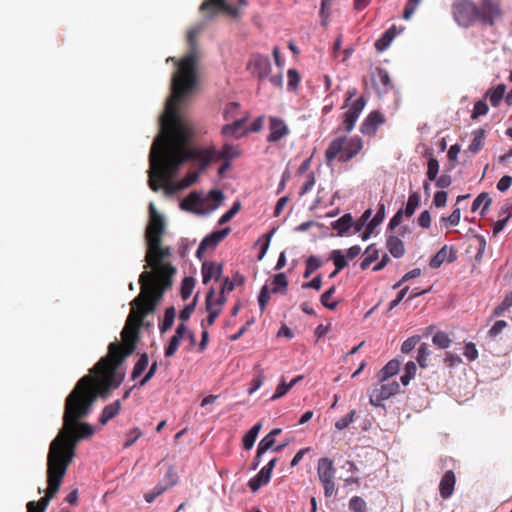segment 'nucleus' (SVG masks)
I'll return each instance as SVG.
<instances>
[{
	"label": "nucleus",
	"instance_id": "f257e3e1",
	"mask_svg": "<svg viewBox=\"0 0 512 512\" xmlns=\"http://www.w3.org/2000/svg\"><path fill=\"white\" fill-rule=\"evenodd\" d=\"M204 27L205 20H202L188 30V52L182 60L176 61L173 57L167 59V62L175 63L177 70L172 74L171 93L165 102L164 111L158 117L159 132L149 153L148 184L155 192L161 188V184L152 179L155 171L158 170L161 178L168 181L177 175L180 167L186 162L199 161L200 173L216 160L211 148L192 145L194 129L177 106L196 86V67L200 59L197 38Z\"/></svg>",
	"mask_w": 512,
	"mask_h": 512
},
{
	"label": "nucleus",
	"instance_id": "f03ea898",
	"mask_svg": "<svg viewBox=\"0 0 512 512\" xmlns=\"http://www.w3.org/2000/svg\"><path fill=\"white\" fill-rule=\"evenodd\" d=\"M92 378L82 377L67 396L63 414V427L56 438L51 442L47 455V466L52 462L57 471L68 466L75 457L77 439L75 434L77 420L85 418L92 411V406L98 398V393L93 387Z\"/></svg>",
	"mask_w": 512,
	"mask_h": 512
},
{
	"label": "nucleus",
	"instance_id": "7ed1b4c3",
	"mask_svg": "<svg viewBox=\"0 0 512 512\" xmlns=\"http://www.w3.org/2000/svg\"><path fill=\"white\" fill-rule=\"evenodd\" d=\"M121 334L126 346L125 352L120 355V345L117 342L110 343L108 347L109 354L106 357H103L91 371H107V389H115L121 385L124 379V373L118 372L117 368L127 356L134 352L136 348V342L138 339V331L136 328L130 327L126 324Z\"/></svg>",
	"mask_w": 512,
	"mask_h": 512
},
{
	"label": "nucleus",
	"instance_id": "20e7f679",
	"mask_svg": "<svg viewBox=\"0 0 512 512\" xmlns=\"http://www.w3.org/2000/svg\"><path fill=\"white\" fill-rule=\"evenodd\" d=\"M453 17L461 27L468 28L476 21L493 25L501 15L499 2H456L453 5Z\"/></svg>",
	"mask_w": 512,
	"mask_h": 512
},
{
	"label": "nucleus",
	"instance_id": "39448f33",
	"mask_svg": "<svg viewBox=\"0 0 512 512\" xmlns=\"http://www.w3.org/2000/svg\"><path fill=\"white\" fill-rule=\"evenodd\" d=\"M139 283L142 293L131 302V305L133 310L137 308L141 317H144L153 311L156 303L162 298L165 289L171 286V280L167 278L163 281V285H160L153 273L144 271L139 277Z\"/></svg>",
	"mask_w": 512,
	"mask_h": 512
},
{
	"label": "nucleus",
	"instance_id": "423d86ee",
	"mask_svg": "<svg viewBox=\"0 0 512 512\" xmlns=\"http://www.w3.org/2000/svg\"><path fill=\"white\" fill-rule=\"evenodd\" d=\"M224 193L219 189H212L208 194L194 191L184 198L180 204L181 209L200 215H208L215 211L224 201Z\"/></svg>",
	"mask_w": 512,
	"mask_h": 512
},
{
	"label": "nucleus",
	"instance_id": "0eeeda50",
	"mask_svg": "<svg viewBox=\"0 0 512 512\" xmlns=\"http://www.w3.org/2000/svg\"><path fill=\"white\" fill-rule=\"evenodd\" d=\"M363 148V140L359 136L351 137L347 140L346 136L335 138L329 144L325 151V157L330 164L339 155L340 162H348L354 158Z\"/></svg>",
	"mask_w": 512,
	"mask_h": 512
},
{
	"label": "nucleus",
	"instance_id": "6e6552de",
	"mask_svg": "<svg viewBox=\"0 0 512 512\" xmlns=\"http://www.w3.org/2000/svg\"><path fill=\"white\" fill-rule=\"evenodd\" d=\"M65 476V468L60 471L55 470L54 464L47 466V482L48 488L46 495L42 497L38 502L30 501L27 503V512H45L47 506L55 494L59 491L62 480Z\"/></svg>",
	"mask_w": 512,
	"mask_h": 512
},
{
	"label": "nucleus",
	"instance_id": "1a4fd4ad",
	"mask_svg": "<svg viewBox=\"0 0 512 512\" xmlns=\"http://www.w3.org/2000/svg\"><path fill=\"white\" fill-rule=\"evenodd\" d=\"M247 3L248 2H202L200 11L206 20L212 19L221 13L231 18H238L241 14V10L240 6L237 4L246 6Z\"/></svg>",
	"mask_w": 512,
	"mask_h": 512
},
{
	"label": "nucleus",
	"instance_id": "9d476101",
	"mask_svg": "<svg viewBox=\"0 0 512 512\" xmlns=\"http://www.w3.org/2000/svg\"><path fill=\"white\" fill-rule=\"evenodd\" d=\"M317 474L324 488L325 497H331L335 493V468L333 461L327 457L320 458L317 465Z\"/></svg>",
	"mask_w": 512,
	"mask_h": 512
},
{
	"label": "nucleus",
	"instance_id": "9b49d317",
	"mask_svg": "<svg viewBox=\"0 0 512 512\" xmlns=\"http://www.w3.org/2000/svg\"><path fill=\"white\" fill-rule=\"evenodd\" d=\"M400 385L397 381L388 383L380 382L374 385L372 393L369 396V403L375 407H384L382 401L388 400L392 396L398 394Z\"/></svg>",
	"mask_w": 512,
	"mask_h": 512
},
{
	"label": "nucleus",
	"instance_id": "f8f14e48",
	"mask_svg": "<svg viewBox=\"0 0 512 512\" xmlns=\"http://www.w3.org/2000/svg\"><path fill=\"white\" fill-rule=\"evenodd\" d=\"M149 213L150 220L146 228V241L149 242V240H155V243H157L158 241H161L164 233L165 221L163 216L157 212L153 203L149 204Z\"/></svg>",
	"mask_w": 512,
	"mask_h": 512
},
{
	"label": "nucleus",
	"instance_id": "ddd939ff",
	"mask_svg": "<svg viewBox=\"0 0 512 512\" xmlns=\"http://www.w3.org/2000/svg\"><path fill=\"white\" fill-rule=\"evenodd\" d=\"M198 177H199V172L198 171L191 172V173L187 174L179 182L178 185H175V183L172 181L173 178H171L168 181L162 179L160 174H159V172H158V170L155 171L152 174V179L156 180L159 184H160V182L164 183V185H165L164 186V192H165L166 195H172L178 189H184V188L190 187L192 184H194L197 181Z\"/></svg>",
	"mask_w": 512,
	"mask_h": 512
},
{
	"label": "nucleus",
	"instance_id": "4468645a",
	"mask_svg": "<svg viewBox=\"0 0 512 512\" xmlns=\"http://www.w3.org/2000/svg\"><path fill=\"white\" fill-rule=\"evenodd\" d=\"M366 106V99L364 96L357 98L343 115V129L349 133L353 130L360 114Z\"/></svg>",
	"mask_w": 512,
	"mask_h": 512
},
{
	"label": "nucleus",
	"instance_id": "2eb2a0df",
	"mask_svg": "<svg viewBox=\"0 0 512 512\" xmlns=\"http://www.w3.org/2000/svg\"><path fill=\"white\" fill-rule=\"evenodd\" d=\"M248 69L252 75L256 76L259 80H263L270 74L271 61L268 56L253 55L248 63Z\"/></svg>",
	"mask_w": 512,
	"mask_h": 512
},
{
	"label": "nucleus",
	"instance_id": "dca6fc26",
	"mask_svg": "<svg viewBox=\"0 0 512 512\" xmlns=\"http://www.w3.org/2000/svg\"><path fill=\"white\" fill-rule=\"evenodd\" d=\"M160 244L161 241L155 243V240H149V242H147V264L145 265L146 269L156 263H160L163 259L170 255V248H162Z\"/></svg>",
	"mask_w": 512,
	"mask_h": 512
},
{
	"label": "nucleus",
	"instance_id": "f3484780",
	"mask_svg": "<svg viewBox=\"0 0 512 512\" xmlns=\"http://www.w3.org/2000/svg\"><path fill=\"white\" fill-rule=\"evenodd\" d=\"M269 131L270 133L267 136V141L271 143L280 141L290 133L285 121L277 116L269 117Z\"/></svg>",
	"mask_w": 512,
	"mask_h": 512
},
{
	"label": "nucleus",
	"instance_id": "a211bd4d",
	"mask_svg": "<svg viewBox=\"0 0 512 512\" xmlns=\"http://www.w3.org/2000/svg\"><path fill=\"white\" fill-rule=\"evenodd\" d=\"M385 121L384 115L378 110L370 112L364 121L361 123L360 131L363 135H375L378 127Z\"/></svg>",
	"mask_w": 512,
	"mask_h": 512
},
{
	"label": "nucleus",
	"instance_id": "6ab92c4d",
	"mask_svg": "<svg viewBox=\"0 0 512 512\" xmlns=\"http://www.w3.org/2000/svg\"><path fill=\"white\" fill-rule=\"evenodd\" d=\"M371 81L378 94H386L392 89L388 72L383 68H376L372 73Z\"/></svg>",
	"mask_w": 512,
	"mask_h": 512
},
{
	"label": "nucleus",
	"instance_id": "aec40b11",
	"mask_svg": "<svg viewBox=\"0 0 512 512\" xmlns=\"http://www.w3.org/2000/svg\"><path fill=\"white\" fill-rule=\"evenodd\" d=\"M457 259L453 246L444 245L430 260L429 266L433 269L439 268L444 262L452 263Z\"/></svg>",
	"mask_w": 512,
	"mask_h": 512
},
{
	"label": "nucleus",
	"instance_id": "412c9836",
	"mask_svg": "<svg viewBox=\"0 0 512 512\" xmlns=\"http://www.w3.org/2000/svg\"><path fill=\"white\" fill-rule=\"evenodd\" d=\"M455 474L452 470L444 473L439 484V493L443 499L451 497L455 487Z\"/></svg>",
	"mask_w": 512,
	"mask_h": 512
},
{
	"label": "nucleus",
	"instance_id": "4be33fe9",
	"mask_svg": "<svg viewBox=\"0 0 512 512\" xmlns=\"http://www.w3.org/2000/svg\"><path fill=\"white\" fill-rule=\"evenodd\" d=\"M402 31L403 29L398 30L395 25H392L381 35L379 39L376 40L375 49L378 52L385 51L391 45L394 38Z\"/></svg>",
	"mask_w": 512,
	"mask_h": 512
},
{
	"label": "nucleus",
	"instance_id": "5701e85b",
	"mask_svg": "<svg viewBox=\"0 0 512 512\" xmlns=\"http://www.w3.org/2000/svg\"><path fill=\"white\" fill-rule=\"evenodd\" d=\"M214 295H215V288L211 287L208 290L206 299H205V306H206V311L208 312V317L204 321L206 322V324L208 326H212L215 323L216 318L221 313V308L214 307Z\"/></svg>",
	"mask_w": 512,
	"mask_h": 512
},
{
	"label": "nucleus",
	"instance_id": "b1692460",
	"mask_svg": "<svg viewBox=\"0 0 512 512\" xmlns=\"http://www.w3.org/2000/svg\"><path fill=\"white\" fill-rule=\"evenodd\" d=\"M354 225V219L350 213H345L339 219L331 223V228L337 231V236H344Z\"/></svg>",
	"mask_w": 512,
	"mask_h": 512
},
{
	"label": "nucleus",
	"instance_id": "393cba45",
	"mask_svg": "<svg viewBox=\"0 0 512 512\" xmlns=\"http://www.w3.org/2000/svg\"><path fill=\"white\" fill-rule=\"evenodd\" d=\"M270 479L271 472L262 467L258 474L248 481V486L252 492H257L262 486L267 485Z\"/></svg>",
	"mask_w": 512,
	"mask_h": 512
},
{
	"label": "nucleus",
	"instance_id": "a878e982",
	"mask_svg": "<svg viewBox=\"0 0 512 512\" xmlns=\"http://www.w3.org/2000/svg\"><path fill=\"white\" fill-rule=\"evenodd\" d=\"M400 362L397 359L390 360L377 374L379 382H385L396 375L400 370Z\"/></svg>",
	"mask_w": 512,
	"mask_h": 512
},
{
	"label": "nucleus",
	"instance_id": "bb28decb",
	"mask_svg": "<svg viewBox=\"0 0 512 512\" xmlns=\"http://www.w3.org/2000/svg\"><path fill=\"white\" fill-rule=\"evenodd\" d=\"M387 248L390 254L394 258H401L405 254V247L403 241L394 235H391L387 238L386 241Z\"/></svg>",
	"mask_w": 512,
	"mask_h": 512
},
{
	"label": "nucleus",
	"instance_id": "cd10ccee",
	"mask_svg": "<svg viewBox=\"0 0 512 512\" xmlns=\"http://www.w3.org/2000/svg\"><path fill=\"white\" fill-rule=\"evenodd\" d=\"M120 409H121L120 400H116L113 403L106 405L104 407V409L102 410V413L99 417L100 424H102V425L107 424L108 421H110L111 419H113L114 417H116L118 415Z\"/></svg>",
	"mask_w": 512,
	"mask_h": 512
},
{
	"label": "nucleus",
	"instance_id": "c85d7f7f",
	"mask_svg": "<svg viewBox=\"0 0 512 512\" xmlns=\"http://www.w3.org/2000/svg\"><path fill=\"white\" fill-rule=\"evenodd\" d=\"M262 428V424L256 423L253 425L243 436L242 442H243V448L245 450H250L258 437V434Z\"/></svg>",
	"mask_w": 512,
	"mask_h": 512
},
{
	"label": "nucleus",
	"instance_id": "c756f323",
	"mask_svg": "<svg viewBox=\"0 0 512 512\" xmlns=\"http://www.w3.org/2000/svg\"><path fill=\"white\" fill-rule=\"evenodd\" d=\"M485 130L480 128L473 131V139L468 146V151L472 154H477L484 146Z\"/></svg>",
	"mask_w": 512,
	"mask_h": 512
},
{
	"label": "nucleus",
	"instance_id": "7c9ffc66",
	"mask_svg": "<svg viewBox=\"0 0 512 512\" xmlns=\"http://www.w3.org/2000/svg\"><path fill=\"white\" fill-rule=\"evenodd\" d=\"M254 371H255V376L252 379L251 387L247 391L249 395L254 394L258 389H260V387L263 385V383L265 381L264 370L260 364L254 365Z\"/></svg>",
	"mask_w": 512,
	"mask_h": 512
},
{
	"label": "nucleus",
	"instance_id": "2f4dec72",
	"mask_svg": "<svg viewBox=\"0 0 512 512\" xmlns=\"http://www.w3.org/2000/svg\"><path fill=\"white\" fill-rule=\"evenodd\" d=\"M492 203V199L488 193L482 192L480 193L473 201L471 210L473 212L477 211L481 205H483L480 214L484 215L488 210L489 206Z\"/></svg>",
	"mask_w": 512,
	"mask_h": 512
},
{
	"label": "nucleus",
	"instance_id": "473e14b6",
	"mask_svg": "<svg viewBox=\"0 0 512 512\" xmlns=\"http://www.w3.org/2000/svg\"><path fill=\"white\" fill-rule=\"evenodd\" d=\"M506 86L504 84H498L495 88L489 89L486 96L493 107H497L504 97Z\"/></svg>",
	"mask_w": 512,
	"mask_h": 512
},
{
	"label": "nucleus",
	"instance_id": "72a5a7b5",
	"mask_svg": "<svg viewBox=\"0 0 512 512\" xmlns=\"http://www.w3.org/2000/svg\"><path fill=\"white\" fill-rule=\"evenodd\" d=\"M420 203V194L418 192L410 193L405 208L403 209L405 217L410 218L416 211Z\"/></svg>",
	"mask_w": 512,
	"mask_h": 512
},
{
	"label": "nucleus",
	"instance_id": "f704fd0d",
	"mask_svg": "<svg viewBox=\"0 0 512 512\" xmlns=\"http://www.w3.org/2000/svg\"><path fill=\"white\" fill-rule=\"evenodd\" d=\"M148 364H149L148 354L147 353H142L139 356V359L137 360V362L135 363V365L133 367V370H132V373H131V378L133 380H135L138 377H140L141 374L144 372V370L147 368Z\"/></svg>",
	"mask_w": 512,
	"mask_h": 512
},
{
	"label": "nucleus",
	"instance_id": "c9c22d12",
	"mask_svg": "<svg viewBox=\"0 0 512 512\" xmlns=\"http://www.w3.org/2000/svg\"><path fill=\"white\" fill-rule=\"evenodd\" d=\"M216 159H232L238 155L237 150L229 144H225L220 150L211 148Z\"/></svg>",
	"mask_w": 512,
	"mask_h": 512
},
{
	"label": "nucleus",
	"instance_id": "e433bc0d",
	"mask_svg": "<svg viewBox=\"0 0 512 512\" xmlns=\"http://www.w3.org/2000/svg\"><path fill=\"white\" fill-rule=\"evenodd\" d=\"M365 253L368 255L360 263L361 270H366L379 257V251L374 248L373 244L366 248Z\"/></svg>",
	"mask_w": 512,
	"mask_h": 512
},
{
	"label": "nucleus",
	"instance_id": "4c0bfd02",
	"mask_svg": "<svg viewBox=\"0 0 512 512\" xmlns=\"http://www.w3.org/2000/svg\"><path fill=\"white\" fill-rule=\"evenodd\" d=\"M216 270V263L212 261H204L201 267L202 282L207 284L212 278H214Z\"/></svg>",
	"mask_w": 512,
	"mask_h": 512
},
{
	"label": "nucleus",
	"instance_id": "58836bf2",
	"mask_svg": "<svg viewBox=\"0 0 512 512\" xmlns=\"http://www.w3.org/2000/svg\"><path fill=\"white\" fill-rule=\"evenodd\" d=\"M175 320V308L173 306L168 307L164 313V319L162 323L159 325V330L161 333L166 332L170 329Z\"/></svg>",
	"mask_w": 512,
	"mask_h": 512
},
{
	"label": "nucleus",
	"instance_id": "ea45409f",
	"mask_svg": "<svg viewBox=\"0 0 512 512\" xmlns=\"http://www.w3.org/2000/svg\"><path fill=\"white\" fill-rule=\"evenodd\" d=\"M432 342L438 348L446 349L451 345L452 340L446 332L438 331L433 335Z\"/></svg>",
	"mask_w": 512,
	"mask_h": 512
},
{
	"label": "nucleus",
	"instance_id": "a19ab883",
	"mask_svg": "<svg viewBox=\"0 0 512 512\" xmlns=\"http://www.w3.org/2000/svg\"><path fill=\"white\" fill-rule=\"evenodd\" d=\"M330 258L333 260L336 272H340L348 265V260L341 250H333L330 254Z\"/></svg>",
	"mask_w": 512,
	"mask_h": 512
},
{
	"label": "nucleus",
	"instance_id": "79ce46f5",
	"mask_svg": "<svg viewBox=\"0 0 512 512\" xmlns=\"http://www.w3.org/2000/svg\"><path fill=\"white\" fill-rule=\"evenodd\" d=\"M416 371H417L416 364L413 361L407 362L404 367V373L402 374V376L400 378L401 383L404 386H407L410 383V381L414 378Z\"/></svg>",
	"mask_w": 512,
	"mask_h": 512
},
{
	"label": "nucleus",
	"instance_id": "37998d69",
	"mask_svg": "<svg viewBox=\"0 0 512 512\" xmlns=\"http://www.w3.org/2000/svg\"><path fill=\"white\" fill-rule=\"evenodd\" d=\"M195 287V279L191 276L185 277L181 283V297L183 300H187Z\"/></svg>",
	"mask_w": 512,
	"mask_h": 512
},
{
	"label": "nucleus",
	"instance_id": "c03bdc74",
	"mask_svg": "<svg viewBox=\"0 0 512 512\" xmlns=\"http://www.w3.org/2000/svg\"><path fill=\"white\" fill-rule=\"evenodd\" d=\"M244 123V119H237L233 121L231 124H226L222 127V134L225 137H233L237 134V132L241 129Z\"/></svg>",
	"mask_w": 512,
	"mask_h": 512
},
{
	"label": "nucleus",
	"instance_id": "a18cd8bd",
	"mask_svg": "<svg viewBox=\"0 0 512 512\" xmlns=\"http://www.w3.org/2000/svg\"><path fill=\"white\" fill-rule=\"evenodd\" d=\"M241 209V202L239 200L234 201L231 208L225 212L218 220V225H224L229 222Z\"/></svg>",
	"mask_w": 512,
	"mask_h": 512
},
{
	"label": "nucleus",
	"instance_id": "49530a36",
	"mask_svg": "<svg viewBox=\"0 0 512 512\" xmlns=\"http://www.w3.org/2000/svg\"><path fill=\"white\" fill-rule=\"evenodd\" d=\"M336 291V287L335 286H332L330 289H328L327 291H325L321 297H320V302L321 304L325 307V308H328L330 310H334L336 309L337 305H338V302L337 301H330L331 297L333 296V294L335 293Z\"/></svg>",
	"mask_w": 512,
	"mask_h": 512
},
{
	"label": "nucleus",
	"instance_id": "de8ad7c7",
	"mask_svg": "<svg viewBox=\"0 0 512 512\" xmlns=\"http://www.w3.org/2000/svg\"><path fill=\"white\" fill-rule=\"evenodd\" d=\"M322 266L321 260L316 256H310L306 260V268L303 274L304 278H308L314 271Z\"/></svg>",
	"mask_w": 512,
	"mask_h": 512
},
{
	"label": "nucleus",
	"instance_id": "09e8293b",
	"mask_svg": "<svg viewBox=\"0 0 512 512\" xmlns=\"http://www.w3.org/2000/svg\"><path fill=\"white\" fill-rule=\"evenodd\" d=\"M273 289L272 293H279L285 290L288 286V280L284 273H278L273 276Z\"/></svg>",
	"mask_w": 512,
	"mask_h": 512
},
{
	"label": "nucleus",
	"instance_id": "8fccbe9b",
	"mask_svg": "<svg viewBox=\"0 0 512 512\" xmlns=\"http://www.w3.org/2000/svg\"><path fill=\"white\" fill-rule=\"evenodd\" d=\"M439 172V162L435 157H430L427 164L426 177L428 181L436 180Z\"/></svg>",
	"mask_w": 512,
	"mask_h": 512
},
{
	"label": "nucleus",
	"instance_id": "3c124183",
	"mask_svg": "<svg viewBox=\"0 0 512 512\" xmlns=\"http://www.w3.org/2000/svg\"><path fill=\"white\" fill-rule=\"evenodd\" d=\"M385 219V204L383 202H380L378 204L377 212L373 216V218H370V221L368 222V225L372 228L376 229Z\"/></svg>",
	"mask_w": 512,
	"mask_h": 512
},
{
	"label": "nucleus",
	"instance_id": "603ef678",
	"mask_svg": "<svg viewBox=\"0 0 512 512\" xmlns=\"http://www.w3.org/2000/svg\"><path fill=\"white\" fill-rule=\"evenodd\" d=\"M76 428H78V430H79L78 433H77V439L89 438L95 432L94 427L91 424L85 423V422L84 423H79L77 421Z\"/></svg>",
	"mask_w": 512,
	"mask_h": 512
},
{
	"label": "nucleus",
	"instance_id": "864d4df0",
	"mask_svg": "<svg viewBox=\"0 0 512 512\" xmlns=\"http://www.w3.org/2000/svg\"><path fill=\"white\" fill-rule=\"evenodd\" d=\"M372 209L369 208V209H366L363 214L361 215V217L359 218V220H357L356 222L354 221V229H355V233H358L360 232L364 227H367V224L368 222L370 221V218L372 216Z\"/></svg>",
	"mask_w": 512,
	"mask_h": 512
},
{
	"label": "nucleus",
	"instance_id": "5fc2aeb1",
	"mask_svg": "<svg viewBox=\"0 0 512 512\" xmlns=\"http://www.w3.org/2000/svg\"><path fill=\"white\" fill-rule=\"evenodd\" d=\"M197 301H198V294L195 295V297L193 298V301L189 304H187L179 313V319L182 321V322H185L187 320H189V318L191 317L192 313L194 312L195 310V307L197 305Z\"/></svg>",
	"mask_w": 512,
	"mask_h": 512
},
{
	"label": "nucleus",
	"instance_id": "6e6d98bb",
	"mask_svg": "<svg viewBox=\"0 0 512 512\" xmlns=\"http://www.w3.org/2000/svg\"><path fill=\"white\" fill-rule=\"evenodd\" d=\"M349 509L351 512H367L366 502L359 496H353L349 500Z\"/></svg>",
	"mask_w": 512,
	"mask_h": 512
},
{
	"label": "nucleus",
	"instance_id": "4d7b16f0",
	"mask_svg": "<svg viewBox=\"0 0 512 512\" xmlns=\"http://www.w3.org/2000/svg\"><path fill=\"white\" fill-rule=\"evenodd\" d=\"M430 355V351L428 345L426 343H421L417 350V362L420 367L425 368L427 366V358Z\"/></svg>",
	"mask_w": 512,
	"mask_h": 512
},
{
	"label": "nucleus",
	"instance_id": "13d9d810",
	"mask_svg": "<svg viewBox=\"0 0 512 512\" xmlns=\"http://www.w3.org/2000/svg\"><path fill=\"white\" fill-rule=\"evenodd\" d=\"M140 428L135 427L126 434V440L123 444V448H129L135 444V442L142 436Z\"/></svg>",
	"mask_w": 512,
	"mask_h": 512
},
{
	"label": "nucleus",
	"instance_id": "bf43d9fd",
	"mask_svg": "<svg viewBox=\"0 0 512 512\" xmlns=\"http://www.w3.org/2000/svg\"><path fill=\"white\" fill-rule=\"evenodd\" d=\"M489 107L485 100H479L474 104L472 110V119H476L480 116H484L488 113Z\"/></svg>",
	"mask_w": 512,
	"mask_h": 512
},
{
	"label": "nucleus",
	"instance_id": "052dcab7",
	"mask_svg": "<svg viewBox=\"0 0 512 512\" xmlns=\"http://www.w3.org/2000/svg\"><path fill=\"white\" fill-rule=\"evenodd\" d=\"M512 306V291L508 293L503 301L494 309V316H501L507 309Z\"/></svg>",
	"mask_w": 512,
	"mask_h": 512
},
{
	"label": "nucleus",
	"instance_id": "680f3d73",
	"mask_svg": "<svg viewBox=\"0 0 512 512\" xmlns=\"http://www.w3.org/2000/svg\"><path fill=\"white\" fill-rule=\"evenodd\" d=\"M287 77H288V90L289 91H295L298 88L299 82H300V75L295 69H289L287 71Z\"/></svg>",
	"mask_w": 512,
	"mask_h": 512
},
{
	"label": "nucleus",
	"instance_id": "e2e57ef3",
	"mask_svg": "<svg viewBox=\"0 0 512 512\" xmlns=\"http://www.w3.org/2000/svg\"><path fill=\"white\" fill-rule=\"evenodd\" d=\"M355 414L356 411L351 410L348 414L335 422V428L340 431L346 429L354 421Z\"/></svg>",
	"mask_w": 512,
	"mask_h": 512
},
{
	"label": "nucleus",
	"instance_id": "0e129e2a",
	"mask_svg": "<svg viewBox=\"0 0 512 512\" xmlns=\"http://www.w3.org/2000/svg\"><path fill=\"white\" fill-rule=\"evenodd\" d=\"M420 275H421V269L414 268V269L410 270L409 272H407L406 274H404L402 276V278L392 286V288L399 289L405 282H407L410 279L417 278Z\"/></svg>",
	"mask_w": 512,
	"mask_h": 512
},
{
	"label": "nucleus",
	"instance_id": "69168bd1",
	"mask_svg": "<svg viewBox=\"0 0 512 512\" xmlns=\"http://www.w3.org/2000/svg\"><path fill=\"white\" fill-rule=\"evenodd\" d=\"M275 441L273 437L267 434L261 439L257 448L260 449V453H266L270 449L273 451Z\"/></svg>",
	"mask_w": 512,
	"mask_h": 512
},
{
	"label": "nucleus",
	"instance_id": "338daca9",
	"mask_svg": "<svg viewBox=\"0 0 512 512\" xmlns=\"http://www.w3.org/2000/svg\"><path fill=\"white\" fill-rule=\"evenodd\" d=\"M181 340L182 339L178 338L175 335L171 337L168 345L165 347L164 354L166 357H171L176 353Z\"/></svg>",
	"mask_w": 512,
	"mask_h": 512
},
{
	"label": "nucleus",
	"instance_id": "774afa93",
	"mask_svg": "<svg viewBox=\"0 0 512 512\" xmlns=\"http://www.w3.org/2000/svg\"><path fill=\"white\" fill-rule=\"evenodd\" d=\"M419 340V336L408 337L401 345V352L405 354L411 352L416 347Z\"/></svg>",
	"mask_w": 512,
	"mask_h": 512
}]
</instances>
